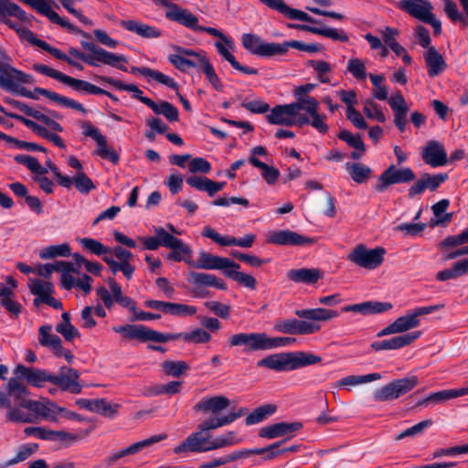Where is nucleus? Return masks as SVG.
Returning <instances> with one entry per match:
<instances>
[{"instance_id": "nucleus-41", "label": "nucleus", "mask_w": 468, "mask_h": 468, "mask_svg": "<svg viewBox=\"0 0 468 468\" xmlns=\"http://www.w3.org/2000/svg\"><path fill=\"white\" fill-rule=\"evenodd\" d=\"M130 72L134 75L141 74L144 77L151 78V79L154 80L155 81H157L161 84H164L173 90L178 89V84L172 78H170L169 76H167L160 71L152 69L150 68L132 67L130 69Z\"/></svg>"}, {"instance_id": "nucleus-49", "label": "nucleus", "mask_w": 468, "mask_h": 468, "mask_svg": "<svg viewBox=\"0 0 468 468\" xmlns=\"http://www.w3.org/2000/svg\"><path fill=\"white\" fill-rule=\"evenodd\" d=\"M292 370L310 365L318 364L322 361V357L311 353L305 352H291Z\"/></svg>"}, {"instance_id": "nucleus-31", "label": "nucleus", "mask_w": 468, "mask_h": 468, "mask_svg": "<svg viewBox=\"0 0 468 468\" xmlns=\"http://www.w3.org/2000/svg\"><path fill=\"white\" fill-rule=\"evenodd\" d=\"M257 365L278 372L292 370L291 352L270 355L259 360Z\"/></svg>"}, {"instance_id": "nucleus-27", "label": "nucleus", "mask_w": 468, "mask_h": 468, "mask_svg": "<svg viewBox=\"0 0 468 468\" xmlns=\"http://www.w3.org/2000/svg\"><path fill=\"white\" fill-rule=\"evenodd\" d=\"M112 330L115 333L121 334L123 338L128 340H138L142 343L152 341L153 332L151 329L144 324H124L113 326Z\"/></svg>"}, {"instance_id": "nucleus-53", "label": "nucleus", "mask_w": 468, "mask_h": 468, "mask_svg": "<svg viewBox=\"0 0 468 468\" xmlns=\"http://www.w3.org/2000/svg\"><path fill=\"white\" fill-rule=\"evenodd\" d=\"M381 378L379 373H372L364 376L350 375L347 376L335 383L336 388L347 387V386H357L364 383L378 380Z\"/></svg>"}, {"instance_id": "nucleus-1", "label": "nucleus", "mask_w": 468, "mask_h": 468, "mask_svg": "<svg viewBox=\"0 0 468 468\" xmlns=\"http://www.w3.org/2000/svg\"><path fill=\"white\" fill-rule=\"evenodd\" d=\"M29 391L18 378L9 379L6 389H0V410H5L7 421L15 423H37L39 420H57L59 406L46 400L28 398Z\"/></svg>"}, {"instance_id": "nucleus-21", "label": "nucleus", "mask_w": 468, "mask_h": 468, "mask_svg": "<svg viewBox=\"0 0 468 468\" xmlns=\"http://www.w3.org/2000/svg\"><path fill=\"white\" fill-rule=\"evenodd\" d=\"M229 405V399L224 396L204 397L194 405L193 410L197 412L211 414L210 418H225L229 415L222 416L221 411Z\"/></svg>"}, {"instance_id": "nucleus-51", "label": "nucleus", "mask_w": 468, "mask_h": 468, "mask_svg": "<svg viewBox=\"0 0 468 468\" xmlns=\"http://www.w3.org/2000/svg\"><path fill=\"white\" fill-rule=\"evenodd\" d=\"M346 165L351 178L357 184L367 182L372 174L370 167L361 163H347Z\"/></svg>"}, {"instance_id": "nucleus-61", "label": "nucleus", "mask_w": 468, "mask_h": 468, "mask_svg": "<svg viewBox=\"0 0 468 468\" xmlns=\"http://www.w3.org/2000/svg\"><path fill=\"white\" fill-rule=\"evenodd\" d=\"M31 293L39 297L42 302L53 292V285L49 282L35 280L29 286Z\"/></svg>"}, {"instance_id": "nucleus-17", "label": "nucleus", "mask_w": 468, "mask_h": 468, "mask_svg": "<svg viewBox=\"0 0 468 468\" xmlns=\"http://www.w3.org/2000/svg\"><path fill=\"white\" fill-rule=\"evenodd\" d=\"M274 329L287 335H311L320 331L321 326L305 320L291 318L277 321Z\"/></svg>"}, {"instance_id": "nucleus-11", "label": "nucleus", "mask_w": 468, "mask_h": 468, "mask_svg": "<svg viewBox=\"0 0 468 468\" xmlns=\"http://www.w3.org/2000/svg\"><path fill=\"white\" fill-rule=\"evenodd\" d=\"M300 103L301 99L299 101L276 105L272 109H270V113L266 115L268 122L276 125L298 127Z\"/></svg>"}, {"instance_id": "nucleus-15", "label": "nucleus", "mask_w": 468, "mask_h": 468, "mask_svg": "<svg viewBox=\"0 0 468 468\" xmlns=\"http://www.w3.org/2000/svg\"><path fill=\"white\" fill-rule=\"evenodd\" d=\"M31 4V7L36 9L39 14L47 16L52 23L59 25L60 27L68 29L69 32L80 34V36L89 38L90 35L83 30L78 28L68 20L59 16L50 6L49 0H27Z\"/></svg>"}, {"instance_id": "nucleus-44", "label": "nucleus", "mask_w": 468, "mask_h": 468, "mask_svg": "<svg viewBox=\"0 0 468 468\" xmlns=\"http://www.w3.org/2000/svg\"><path fill=\"white\" fill-rule=\"evenodd\" d=\"M189 282L198 286H209L218 289H225L222 280L213 274L193 271L190 274Z\"/></svg>"}, {"instance_id": "nucleus-24", "label": "nucleus", "mask_w": 468, "mask_h": 468, "mask_svg": "<svg viewBox=\"0 0 468 468\" xmlns=\"http://www.w3.org/2000/svg\"><path fill=\"white\" fill-rule=\"evenodd\" d=\"M448 178L447 174L430 175L424 173L409 188V197H414L422 194L426 189L435 191Z\"/></svg>"}, {"instance_id": "nucleus-59", "label": "nucleus", "mask_w": 468, "mask_h": 468, "mask_svg": "<svg viewBox=\"0 0 468 468\" xmlns=\"http://www.w3.org/2000/svg\"><path fill=\"white\" fill-rule=\"evenodd\" d=\"M103 52L107 55L99 61V66L103 64L112 68H116L122 71H127V68L121 63H128V59L123 55L115 54L103 48Z\"/></svg>"}, {"instance_id": "nucleus-52", "label": "nucleus", "mask_w": 468, "mask_h": 468, "mask_svg": "<svg viewBox=\"0 0 468 468\" xmlns=\"http://www.w3.org/2000/svg\"><path fill=\"white\" fill-rule=\"evenodd\" d=\"M71 254V249L69 243L51 245L42 249L39 251V257L42 260H49L57 257H69Z\"/></svg>"}, {"instance_id": "nucleus-10", "label": "nucleus", "mask_w": 468, "mask_h": 468, "mask_svg": "<svg viewBox=\"0 0 468 468\" xmlns=\"http://www.w3.org/2000/svg\"><path fill=\"white\" fill-rule=\"evenodd\" d=\"M415 178L416 175L410 167L398 168L395 165H390L378 178L375 190L384 192L392 185L410 183Z\"/></svg>"}, {"instance_id": "nucleus-5", "label": "nucleus", "mask_w": 468, "mask_h": 468, "mask_svg": "<svg viewBox=\"0 0 468 468\" xmlns=\"http://www.w3.org/2000/svg\"><path fill=\"white\" fill-rule=\"evenodd\" d=\"M107 283L110 291L105 287L96 289V293L104 306L107 309H112L114 303H117L121 306L127 308L134 315L138 310L136 302L131 297L122 294V286L113 278H108Z\"/></svg>"}, {"instance_id": "nucleus-23", "label": "nucleus", "mask_w": 468, "mask_h": 468, "mask_svg": "<svg viewBox=\"0 0 468 468\" xmlns=\"http://www.w3.org/2000/svg\"><path fill=\"white\" fill-rule=\"evenodd\" d=\"M83 49L90 53H84L75 48H69V53L74 58H77L91 67H99V61L103 58L107 54L103 52V48L93 42L81 41Z\"/></svg>"}, {"instance_id": "nucleus-32", "label": "nucleus", "mask_w": 468, "mask_h": 468, "mask_svg": "<svg viewBox=\"0 0 468 468\" xmlns=\"http://www.w3.org/2000/svg\"><path fill=\"white\" fill-rule=\"evenodd\" d=\"M392 308V304L390 303H382V302H363L361 303L350 304L343 307V312H354L359 313L363 315L367 314H381L387 312Z\"/></svg>"}, {"instance_id": "nucleus-64", "label": "nucleus", "mask_w": 468, "mask_h": 468, "mask_svg": "<svg viewBox=\"0 0 468 468\" xmlns=\"http://www.w3.org/2000/svg\"><path fill=\"white\" fill-rule=\"evenodd\" d=\"M73 181L75 187L82 194H88L95 188V185L84 172H78Z\"/></svg>"}, {"instance_id": "nucleus-46", "label": "nucleus", "mask_w": 468, "mask_h": 468, "mask_svg": "<svg viewBox=\"0 0 468 468\" xmlns=\"http://www.w3.org/2000/svg\"><path fill=\"white\" fill-rule=\"evenodd\" d=\"M289 50V41L283 43L264 42L262 40L261 47H260L257 56L261 58H271L278 55H285Z\"/></svg>"}, {"instance_id": "nucleus-16", "label": "nucleus", "mask_w": 468, "mask_h": 468, "mask_svg": "<svg viewBox=\"0 0 468 468\" xmlns=\"http://www.w3.org/2000/svg\"><path fill=\"white\" fill-rule=\"evenodd\" d=\"M443 307L444 304L419 307L412 310L411 312H409L407 314L397 318L394 321L397 333H404L418 327L420 324V316L430 314L435 311L442 309Z\"/></svg>"}, {"instance_id": "nucleus-20", "label": "nucleus", "mask_w": 468, "mask_h": 468, "mask_svg": "<svg viewBox=\"0 0 468 468\" xmlns=\"http://www.w3.org/2000/svg\"><path fill=\"white\" fill-rule=\"evenodd\" d=\"M269 8L273 9L292 20H300L314 25H323L322 21L314 18L307 13L290 7L283 0H259Z\"/></svg>"}, {"instance_id": "nucleus-28", "label": "nucleus", "mask_w": 468, "mask_h": 468, "mask_svg": "<svg viewBox=\"0 0 468 468\" xmlns=\"http://www.w3.org/2000/svg\"><path fill=\"white\" fill-rule=\"evenodd\" d=\"M422 159L431 167L445 165L448 162L443 145L437 141H429L422 151Z\"/></svg>"}, {"instance_id": "nucleus-19", "label": "nucleus", "mask_w": 468, "mask_h": 468, "mask_svg": "<svg viewBox=\"0 0 468 468\" xmlns=\"http://www.w3.org/2000/svg\"><path fill=\"white\" fill-rule=\"evenodd\" d=\"M268 241L275 245L309 247L314 245L316 239L292 230L282 229L272 232Z\"/></svg>"}, {"instance_id": "nucleus-35", "label": "nucleus", "mask_w": 468, "mask_h": 468, "mask_svg": "<svg viewBox=\"0 0 468 468\" xmlns=\"http://www.w3.org/2000/svg\"><path fill=\"white\" fill-rule=\"evenodd\" d=\"M120 25L124 29L135 33L144 38H156L161 36V30L159 28L144 24L137 20H122Z\"/></svg>"}, {"instance_id": "nucleus-18", "label": "nucleus", "mask_w": 468, "mask_h": 468, "mask_svg": "<svg viewBox=\"0 0 468 468\" xmlns=\"http://www.w3.org/2000/svg\"><path fill=\"white\" fill-rule=\"evenodd\" d=\"M194 266L205 270H225V273L234 278V262L228 258H222L211 253L202 251L198 254Z\"/></svg>"}, {"instance_id": "nucleus-29", "label": "nucleus", "mask_w": 468, "mask_h": 468, "mask_svg": "<svg viewBox=\"0 0 468 468\" xmlns=\"http://www.w3.org/2000/svg\"><path fill=\"white\" fill-rule=\"evenodd\" d=\"M287 27L289 28L323 36L335 41L347 42L349 39L347 34L343 29H336L329 27H319L303 24H288Z\"/></svg>"}, {"instance_id": "nucleus-37", "label": "nucleus", "mask_w": 468, "mask_h": 468, "mask_svg": "<svg viewBox=\"0 0 468 468\" xmlns=\"http://www.w3.org/2000/svg\"><path fill=\"white\" fill-rule=\"evenodd\" d=\"M246 346L250 350H268L267 335L260 333L236 335V346Z\"/></svg>"}, {"instance_id": "nucleus-48", "label": "nucleus", "mask_w": 468, "mask_h": 468, "mask_svg": "<svg viewBox=\"0 0 468 468\" xmlns=\"http://www.w3.org/2000/svg\"><path fill=\"white\" fill-rule=\"evenodd\" d=\"M249 162L261 170V176L267 184L273 185L276 183L280 176V171L277 168L261 162L254 156H250Z\"/></svg>"}, {"instance_id": "nucleus-50", "label": "nucleus", "mask_w": 468, "mask_h": 468, "mask_svg": "<svg viewBox=\"0 0 468 468\" xmlns=\"http://www.w3.org/2000/svg\"><path fill=\"white\" fill-rule=\"evenodd\" d=\"M64 84L69 86L73 90L79 91V92H88L90 94L99 95L101 93V88H99L89 81L75 79L72 77H69L68 75H65V78L63 80Z\"/></svg>"}, {"instance_id": "nucleus-3", "label": "nucleus", "mask_w": 468, "mask_h": 468, "mask_svg": "<svg viewBox=\"0 0 468 468\" xmlns=\"http://www.w3.org/2000/svg\"><path fill=\"white\" fill-rule=\"evenodd\" d=\"M15 374L24 378L28 384L36 388H41L45 382H50L62 391H69L72 394H80L82 389L79 383V371L65 366L59 368L58 375H53L45 369L17 365Z\"/></svg>"}, {"instance_id": "nucleus-45", "label": "nucleus", "mask_w": 468, "mask_h": 468, "mask_svg": "<svg viewBox=\"0 0 468 468\" xmlns=\"http://www.w3.org/2000/svg\"><path fill=\"white\" fill-rule=\"evenodd\" d=\"M277 410L274 404H264L256 408L251 413L248 414L245 418V424L254 425L265 420L268 417L272 415Z\"/></svg>"}, {"instance_id": "nucleus-62", "label": "nucleus", "mask_w": 468, "mask_h": 468, "mask_svg": "<svg viewBox=\"0 0 468 468\" xmlns=\"http://www.w3.org/2000/svg\"><path fill=\"white\" fill-rule=\"evenodd\" d=\"M285 441L286 440H282L263 448H255L254 452L258 455H263V460H272L284 453V450H281V446Z\"/></svg>"}, {"instance_id": "nucleus-39", "label": "nucleus", "mask_w": 468, "mask_h": 468, "mask_svg": "<svg viewBox=\"0 0 468 468\" xmlns=\"http://www.w3.org/2000/svg\"><path fill=\"white\" fill-rule=\"evenodd\" d=\"M52 326L49 324L42 325L38 329V342L42 346L49 348L53 354H59L62 350L61 339L51 334Z\"/></svg>"}, {"instance_id": "nucleus-4", "label": "nucleus", "mask_w": 468, "mask_h": 468, "mask_svg": "<svg viewBox=\"0 0 468 468\" xmlns=\"http://www.w3.org/2000/svg\"><path fill=\"white\" fill-rule=\"evenodd\" d=\"M399 7L411 16L431 25L435 36L441 33V21L436 19L432 13L433 7L429 0H402Z\"/></svg>"}, {"instance_id": "nucleus-47", "label": "nucleus", "mask_w": 468, "mask_h": 468, "mask_svg": "<svg viewBox=\"0 0 468 468\" xmlns=\"http://www.w3.org/2000/svg\"><path fill=\"white\" fill-rule=\"evenodd\" d=\"M468 272V259L455 262L452 269H445L436 274V279L445 282L450 279H456Z\"/></svg>"}, {"instance_id": "nucleus-2", "label": "nucleus", "mask_w": 468, "mask_h": 468, "mask_svg": "<svg viewBox=\"0 0 468 468\" xmlns=\"http://www.w3.org/2000/svg\"><path fill=\"white\" fill-rule=\"evenodd\" d=\"M234 421V413L225 418H207L197 425V430L189 434L174 449L176 454L200 453L219 449L232 443V433L226 437L212 439L210 431Z\"/></svg>"}, {"instance_id": "nucleus-7", "label": "nucleus", "mask_w": 468, "mask_h": 468, "mask_svg": "<svg viewBox=\"0 0 468 468\" xmlns=\"http://www.w3.org/2000/svg\"><path fill=\"white\" fill-rule=\"evenodd\" d=\"M11 58L0 52V88L9 91L21 84L34 82L33 76L27 74L11 65Z\"/></svg>"}, {"instance_id": "nucleus-40", "label": "nucleus", "mask_w": 468, "mask_h": 468, "mask_svg": "<svg viewBox=\"0 0 468 468\" xmlns=\"http://www.w3.org/2000/svg\"><path fill=\"white\" fill-rule=\"evenodd\" d=\"M186 182L199 191H206L210 197L220 191L224 186L223 183L214 182L211 179L199 176H189Z\"/></svg>"}, {"instance_id": "nucleus-30", "label": "nucleus", "mask_w": 468, "mask_h": 468, "mask_svg": "<svg viewBox=\"0 0 468 468\" xmlns=\"http://www.w3.org/2000/svg\"><path fill=\"white\" fill-rule=\"evenodd\" d=\"M301 428L302 423L300 422H278L260 429L259 436L261 438L271 440L292 434Z\"/></svg>"}, {"instance_id": "nucleus-58", "label": "nucleus", "mask_w": 468, "mask_h": 468, "mask_svg": "<svg viewBox=\"0 0 468 468\" xmlns=\"http://www.w3.org/2000/svg\"><path fill=\"white\" fill-rule=\"evenodd\" d=\"M154 234L157 237L159 246L168 249L182 247V240L168 233L164 228H156Z\"/></svg>"}, {"instance_id": "nucleus-25", "label": "nucleus", "mask_w": 468, "mask_h": 468, "mask_svg": "<svg viewBox=\"0 0 468 468\" xmlns=\"http://www.w3.org/2000/svg\"><path fill=\"white\" fill-rule=\"evenodd\" d=\"M420 335V331H415L402 335L394 336L390 339L375 341L371 343L370 346L376 351L397 350L410 346L411 343L417 340Z\"/></svg>"}, {"instance_id": "nucleus-8", "label": "nucleus", "mask_w": 468, "mask_h": 468, "mask_svg": "<svg viewBox=\"0 0 468 468\" xmlns=\"http://www.w3.org/2000/svg\"><path fill=\"white\" fill-rule=\"evenodd\" d=\"M386 250L382 247L368 249L364 244L356 245L347 255V260L355 265L374 270L384 261Z\"/></svg>"}, {"instance_id": "nucleus-14", "label": "nucleus", "mask_w": 468, "mask_h": 468, "mask_svg": "<svg viewBox=\"0 0 468 468\" xmlns=\"http://www.w3.org/2000/svg\"><path fill=\"white\" fill-rule=\"evenodd\" d=\"M82 129V134L86 137L92 138L97 144L96 154L102 159L109 160L112 164H118L120 156L118 153L112 147L108 146L106 137L101 134L100 130L94 127L90 122H81L80 124Z\"/></svg>"}, {"instance_id": "nucleus-33", "label": "nucleus", "mask_w": 468, "mask_h": 468, "mask_svg": "<svg viewBox=\"0 0 468 468\" xmlns=\"http://www.w3.org/2000/svg\"><path fill=\"white\" fill-rule=\"evenodd\" d=\"M424 60L428 75L431 78L440 75L447 68V63L442 55L434 47H431L427 49L424 54Z\"/></svg>"}, {"instance_id": "nucleus-12", "label": "nucleus", "mask_w": 468, "mask_h": 468, "mask_svg": "<svg viewBox=\"0 0 468 468\" xmlns=\"http://www.w3.org/2000/svg\"><path fill=\"white\" fill-rule=\"evenodd\" d=\"M169 11L166 12L165 16L176 21L182 26L192 29L196 32H206L209 35L219 34V30L211 27H202L198 25V18L193 15L189 10L181 8L176 4L167 5Z\"/></svg>"}, {"instance_id": "nucleus-63", "label": "nucleus", "mask_w": 468, "mask_h": 468, "mask_svg": "<svg viewBox=\"0 0 468 468\" xmlns=\"http://www.w3.org/2000/svg\"><path fill=\"white\" fill-rule=\"evenodd\" d=\"M337 137L346 142L350 147H353L355 150L358 151H366V145L362 141L361 135L359 133L353 134L347 130H342L339 132Z\"/></svg>"}, {"instance_id": "nucleus-26", "label": "nucleus", "mask_w": 468, "mask_h": 468, "mask_svg": "<svg viewBox=\"0 0 468 468\" xmlns=\"http://www.w3.org/2000/svg\"><path fill=\"white\" fill-rule=\"evenodd\" d=\"M25 38L29 43H31L32 45L37 46V47L42 48L43 50L48 52L54 58H56L58 59H60L62 61H65L66 63H68L69 65L76 68L79 70H82L83 69L82 64H80V62L76 61L75 59H73L69 56L66 55L65 53H63L58 48H54V47L50 46L48 43H47L46 41L37 38L36 34L33 33L32 31L27 30L25 33Z\"/></svg>"}, {"instance_id": "nucleus-34", "label": "nucleus", "mask_w": 468, "mask_h": 468, "mask_svg": "<svg viewBox=\"0 0 468 468\" xmlns=\"http://www.w3.org/2000/svg\"><path fill=\"white\" fill-rule=\"evenodd\" d=\"M287 278L294 282L314 284L323 278V272L319 269H292L287 271Z\"/></svg>"}, {"instance_id": "nucleus-13", "label": "nucleus", "mask_w": 468, "mask_h": 468, "mask_svg": "<svg viewBox=\"0 0 468 468\" xmlns=\"http://www.w3.org/2000/svg\"><path fill=\"white\" fill-rule=\"evenodd\" d=\"M9 91L14 92L17 95L26 97V98L33 99V100L38 99V96L35 95V92H37L38 94H41V95L47 97L50 101H55L60 105L67 107V108H71V109L80 112L84 114L87 113V110L83 107V105L81 103H80L72 99H69L68 97L62 96L57 92L44 89V88L36 87L34 89V90L31 91V90H28L27 89H26L24 87H20V85H18V86H16V89L10 90Z\"/></svg>"}, {"instance_id": "nucleus-22", "label": "nucleus", "mask_w": 468, "mask_h": 468, "mask_svg": "<svg viewBox=\"0 0 468 468\" xmlns=\"http://www.w3.org/2000/svg\"><path fill=\"white\" fill-rule=\"evenodd\" d=\"M167 437L166 434H159V435H154L148 439L143 440L141 441H137L135 443H133L132 445L121 449L110 456H108L105 459V463L107 465L112 466L119 459L123 458L128 455L135 454L139 452H141L143 449L153 445L154 443L159 442L163 440H165Z\"/></svg>"}, {"instance_id": "nucleus-43", "label": "nucleus", "mask_w": 468, "mask_h": 468, "mask_svg": "<svg viewBox=\"0 0 468 468\" xmlns=\"http://www.w3.org/2000/svg\"><path fill=\"white\" fill-rule=\"evenodd\" d=\"M97 80L107 83L119 90H126L133 93V97L144 103V100L149 99L143 96V91L134 84H125L119 80H115L107 76H98Z\"/></svg>"}, {"instance_id": "nucleus-38", "label": "nucleus", "mask_w": 468, "mask_h": 468, "mask_svg": "<svg viewBox=\"0 0 468 468\" xmlns=\"http://www.w3.org/2000/svg\"><path fill=\"white\" fill-rule=\"evenodd\" d=\"M294 314L299 318L315 322H326L339 315L337 311L325 308L301 309Z\"/></svg>"}, {"instance_id": "nucleus-36", "label": "nucleus", "mask_w": 468, "mask_h": 468, "mask_svg": "<svg viewBox=\"0 0 468 468\" xmlns=\"http://www.w3.org/2000/svg\"><path fill=\"white\" fill-rule=\"evenodd\" d=\"M468 394V388L459 389H445L430 394L428 397L420 400L417 406H428L429 404H439L444 401L455 399Z\"/></svg>"}, {"instance_id": "nucleus-9", "label": "nucleus", "mask_w": 468, "mask_h": 468, "mask_svg": "<svg viewBox=\"0 0 468 468\" xmlns=\"http://www.w3.org/2000/svg\"><path fill=\"white\" fill-rule=\"evenodd\" d=\"M300 106V112L304 111L309 116L299 113L298 127L311 125L320 133L324 134L328 132L329 127L324 122L326 116L319 113V102L315 98L301 99Z\"/></svg>"}, {"instance_id": "nucleus-60", "label": "nucleus", "mask_w": 468, "mask_h": 468, "mask_svg": "<svg viewBox=\"0 0 468 468\" xmlns=\"http://www.w3.org/2000/svg\"><path fill=\"white\" fill-rule=\"evenodd\" d=\"M12 16L19 18L21 21H27V16L19 5L9 1H0V16Z\"/></svg>"}, {"instance_id": "nucleus-56", "label": "nucleus", "mask_w": 468, "mask_h": 468, "mask_svg": "<svg viewBox=\"0 0 468 468\" xmlns=\"http://www.w3.org/2000/svg\"><path fill=\"white\" fill-rule=\"evenodd\" d=\"M162 369L165 374L174 378H179L189 369V366L185 361L166 360L162 364Z\"/></svg>"}, {"instance_id": "nucleus-6", "label": "nucleus", "mask_w": 468, "mask_h": 468, "mask_svg": "<svg viewBox=\"0 0 468 468\" xmlns=\"http://www.w3.org/2000/svg\"><path fill=\"white\" fill-rule=\"evenodd\" d=\"M418 384L419 378L413 375L394 379L380 388L376 389L373 393V398L378 402L394 400L411 391Z\"/></svg>"}, {"instance_id": "nucleus-42", "label": "nucleus", "mask_w": 468, "mask_h": 468, "mask_svg": "<svg viewBox=\"0 0 468 468\" xmlns=\"http://www.w3.org/2000/svg\"><path fill=\"white\" fill-rule=\"evenodd\" d=\"M4 101L5 103L24 112L27 116L32 117L45 123L48 126H49V123L53 121L49 116L40 112L37 110L33 109L32 107L27 105L23 101H16L11 98H5Z\"/></svg>"}, {"instance_id": "nucleus-54", "label": "nucleus", "mask_w": 468, "mask_h": 468, "mask_svg": "<svg viewBox=\"0 0 468 468\" xmlns=\"http://www.w3.org/2000/svg\"><path fill=\"white\" fill-rule=\"evenodd\" d=\"M212 36L218 38V40L215 42V47L218 54L234 66V56L229 51V48H232L231 39L227 37L221 31H219V34Z\"/></svg>"}, {"instance_id": "nucleus-55", "label": "nucleus", "mask_w": 468, "mask_h": 468, "mask_svg": "<svg viewBox=\"0 0 468 468\" xmlns=\"http://www.w3.org/2000/svg\"><path fill=\"white\" fill-rule=\"evenodd\" d=\"M14 159L16 163L24 165L27 169L36 175L43 176L48 172L47 168L43 167L37 159L31 155L16 154Z\"/></svg>"}, {"instance_id": "nucleus-57", "label": "nucleus", "mask_w": 468, "mask_h": 468, "mask_svg": "<svg viewBox=\"0 0 468 468\" xmlns=\"http://www.w3.org/2000/svg\"><path fill=\"white\" fill-rule=\"evenodd\" d=\"M465 243H468V228L458 235L446 237L438 244V249L441 250H448L451 248L457 247Z\"/></svg>"}]
</instances>
